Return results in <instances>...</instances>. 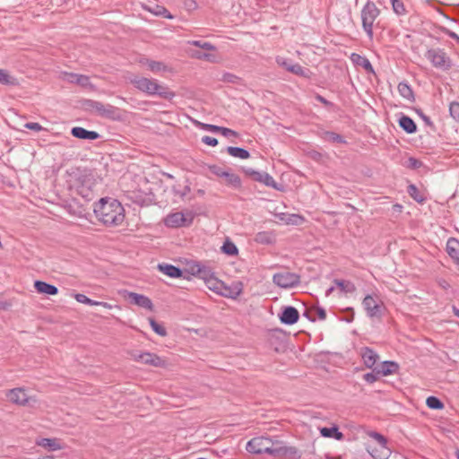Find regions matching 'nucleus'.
<instances>
[{"label":"nucleus","instance_id":"f257e3e1","mask_svg":"<svg viewBox=\"0 0 459 459\" xmlns=\"http://www.w3.org/2000/svg\"><path fill=\"white\" fill-rule=\"evenodd\" d=\"M246 450L253 455H265L270 459H300L302 451L294 446L288 445L277 437L258 436L251 438Z\"/></svg>","mask_w":459,"mask_h":459},{"label":"nucleus","instance_id":"f03ea898","mask_svg":"<svg viewBox=\"0 0 459 459\" xmlns=\"http://www.w3.org/2000/svg\"><path fill=\"white\" fill-rule=\"evenodd\" d=\"M93 212L96 218L107 227L121 225L125 220V209L117 200L103 197L94 204Z\"/></svg>","mask_w":459,"mask_h":459},{"label":"nucleus","instance_id":"7ed1b4c3","mask_svg":"<svg viewBox=\"0 0 459 459\" xmlns=\"http://www.w3.org/2000/svg\"><path fill=\"white\" fill-rule=\"evenodd\" d=\"M70 177L69 189L81 195L85 201L92 200L95 193L93 189L94 182L91 175L77 169L71 173Z\"/></svg>","mask_w":459,"mask_h":459},{"label":"nucleus","instance_id":"20e7f679","mask_svg":"<svg viewBox=\"0 0 459 459\" xmlns=\"http://www.w3.org/2000/svg\"><path fill=\"white\" fill-rule=\"evenodd\" d=\"M130 82L140 91L147 95H158L165 100H172L175 92L170 91L167 86L159 84L154 79L146 77L134 76L130 79Z\"/></svg>","mask_w":459,"mask_h":459},{"label":"nucleus","instance_id":"39448f33","mask_svg":"<svg viewBox=\"0 0 459 459\" xmlns=\"http://www.w3.org/2000/svg\"><path fill=\"white\" fill-rule=\"evenodd\" d=\"M379 14L380 10L377 7L376 4L370 0H368L361 9L360 17L362 28L369 39H373L374 22Z\"/></svg>","mask_w":459,"mask_h":459},{"label":"nucleus","instance_id":"423d86ee","mask_svg":"<svg viewBox=\"0 0 459 459\" xmlns=\"http://www.w3.org/2000/svg\"><path fill=\"white\" fill-rule=\"evenodd\" d=\"M425 56L437 69L446 71L452 65L450 58L441 48H430L426 52Z\"/></svg>","mask_w":459,"mask_h":459},{"label":"nucleus","instance_id":"0eeeda50","mask_svg":"<svg viewBox=\"0 0 459 459\" xmlns=\"http://www.w3.org/2000/svg\"><path fill=\"white\" fill-rule=\"evenodd\" d=\"M244 173L251 178L254 181L264 184L266 186H270L278 191H283L284 186L278 184L273 178L264 171H257L251 168H243Z\"/></svg>","mask_w":459,"mask_h":459},{"label":"nucleus","instance_id":"6e6552de","mask_svg":"<svg viewBox=\"0 0 459 459\" xmlns=\"http://www.w3.org/2000/svg\"><path fill=\"white\" fill-rule=\"evenodd\" d=\"M129 354L134 361L142 362L145 365L156 368H164L166 366V361L152 352L132 351Z\"/></svg>","mask_w":459,"mask_h":459},{"label":"nucleus","instance_id":"1a4fd4ad","mask_svg":"<svg viewBox=\"0 0 459 459\" xmlns=\"http://www.w3.org/2000/svg\"><path fill=\"white\" fill-rule=\"evenodd\" d=\"M273 282L280 288L290 289L300 283V275L290 272H281L274 273Z\"/></svg>","mask_w":459,"mask_h":459},{"label":"nucleus","instance_id":"9d476101","mask_svg":"<svg viewBox=\"0 0 459 459\" xmlns=\"http://www.w3.org/2000/svg\"><path fill=\"white\" fill-rule=\"evenodd\" d=\"M362 305L368 317L380 318L382 316V307L381 304L377 301V297H373L369 294L367 295L362 301Z\"/></svg>","mask_w":459,"mask_h":459},{"label":"nucleus","instance_id":"9b49d317","mask_svg":"<svg viewBox=\"0 0 459 459\" xmlns=\"http://www.w3.org/2000/svg\"><path fill=\"white\" fill-rule=\"evenodd\" d=\"M192 221V218L187 221L183 212H177L168 214L164 218V224L169 228H180L189 226Z\"/></svg>","mask_w":459,"mask_h":459},{"label":"nucleus","instance_id":"f8f14e48","mask_svg":"<svg viewBox=\"0 0 459 459\" xmlns=\"http://www.w3.org/2000/svg\"><path fill=\"white\" fill-rule=\"evenodd\" d=\"M279 319L283 325H292L299 321V313L298 309L292 306L283 307L281 312L279 314Z\"/></svg>","mask_w":459,"mask_h":459},{"label":"nucleus","instance_id":"ddd939ff","mask_svg":"<svg viewBox=\"0 0 459 459\" xmlns=\"http://www.w3.org/2000/svg\"><path fill=\"white\" fill-rule=\"evenodd\" d=\"M242 290V282L240 281H237L231 286H228L222 282V286L220 288V290H218V294L225 298L235 299L240 296Z\"/></svg>","mask_w":459,"mask_h":459},{"label":"nucleus","instance_id":"4468645a","mask_svg":"<svg viewBox=\"0 0 459 459\" xmlns=\"http://www.w3.org/2000/svg\"><path fill=\"white\" fill-rule=\"evenodd\" d=\"M127 298L132 304L137 305L150 311H153L154 309V306L152 299L147 296L129 291L127 292Z\"/></svg>","mask_w":459,"mask_h":459},{"label":"nucleus","instance_id":"2eb2a0df","mask_svg":"<svg viewBox=\"0 0 459 459\" xmlns=\"http://www.w3.org/2000/svg\"><path fill=\"white\" fill-rule=\"evenodd\" d=\"M189 272L194 276H196L204 281L211 278L213 271L211 267L204 265L201 262H195L189 266Z\"/></svg>","mask_w":459,"mask_h":459},{"label":"nucleus","instance_id":"dca6fc26","mask_svg":"<svg viewBox=\"0 0 459 459\" xmlns=\"http://www.w3.org/2000/svg\"><path fill=\"white\" fill-rule=\"evenodd\" d=\"M6 396L10 402L18 405H26L30 400L23 388L11 389L6 394Z\"/></svg>","mask_w":459,"mask_h":459},{"label":"nucleus","instance_id":"f3484780","mask_svg":"<svg viewBox=\"0 0 459 459\" xmlns=\"http://www.w3.org/2000/svg\"><path fill=\"white\" fill-rule=\"evenodd\" d=\"M71 134L81 140H97L100 134L96 131H90L81 126H74L71 129Z\"/></svg>","mask_w":459,"mask_h":459},{"label":"nucleus","instance_id":"a211bd4d","mask_svg":"<svg viewBox=\"0 0 459 459\" xmlns=\"http://www.w3.org/2000/svg\"><path fill=\"white\" fill-rule=\"evenodd\" d=\"M360 355L364 365L368 368H375L374 366L377 364L379 356L373 349L369 347H363L361 348Z\"/></svg>","mask_w":459,"mask_h":459},{"label":"nucleus","instance_id":"6ab92c4d","mask_svg":"<svg viewBox=\"0 0 459 459\" xmlns=\"http://www.w3.org/2000/svg\"><path fill=\"white\" fill-rule=\"evenodd\" d=\"M64 79L70 83H74L82 87L91 86L90 77L84 74L65 72Z\"/></svg>","mask_w":459,"mask_h":459},{"label":"nucleus","instance_id":"aec40b11","mask_svg":"<svg viewBox=\"0 0 459 459\" xmlns=\"http://www.w3.org/2000/svg\"><path fill=\"white\" fill-rule=\"evenodd\" d=\"M101 117L110 119L113 121L122 120V114L120 108L111 104H104L102 111L100 113Z\"/></svg>","mask_w":459,"mask_h":459},{"label":"nucleus","instance_id":"412c9836","mask_svg":"<svg viewBox=\"0 0 459 459\" xmlns=\"http://www.w3.org/2000/svg\"><path fill=\"white\" fill-rule=\"evenodd\" d=\"M351 60L355 65L361 66L368 74H375L374 67L366 56L352 53L351 55Z\"/></svg>","mask_w":459,"mask_h":459},{"label":"nucleus","instance_id":"4be33fe9","mask_svg":"<svg viewBox=\"0 0 459 459\" xmlns=\"http://www.w3.org/2000/svg\"><path fill=\"white\" fill-rule=\"evenodd\" d=\"M398 125L407 134H411L417 132V125L414 120L403 113L398 119Z\"/></svg>","mask_w":459,"mask_h":459},{"label":"nucleus","instance_id":"5701e85b","mask_svg":"<svg viewBox=\"0 0 459 459\" xmlns=\"http://www.w3.org/2000/svg\"><path fill=\"white\" fill-rule=\"evenodd\" d=\"M34 288L40 294L55 296L58 293L57 287L39 280L34 281Z\"/></svg>","mask_w":459,"mask_h":459},{"label":"nucleus","instance_id":"b1692460","mask_svg":"<svg viewBox=\"0 0 459 459\" xmlns=\"http://www.w3.org/2000/svg\"><path fill=\"white\" fill-rule=\"evenodd\" d=\"M278 64L282 65L287 71L292 73L293 74L299 75L302 77H308L309 70L304 68L299 64H291L286 60L283 62L278 61Z\"/></svg>","mask_w":459,"mask_h":459},{"label":"nucleus","instance_id":"393cba45","mask_svg":"<svg viewBox=\"0 0 459 459\" xmlns=\"http://www.w3.org/2000/svg\"><path fill=\"white\" fill-rule=\"evenodd\" d=\"M446 252L459 266V240L455 238H448L446 242Z\"/></svg>","mask_w":459,"mask_h":459},{"label":"nucleus","instance_id":"a878e982","mask_svg":"<svg viewBox=\"0 0 459 459\" xmlns=\"http://www.w3.org/2000/svg\"><path fill=\"white\" fill-rule=\"evenodd\" d=\"M158 270L171 278H180L183 275L182 270L169 264H159Z\"/></svg>","mask_w":459,"mask_h":459},{"label":"nucleus","instance_id":"bb28decb","mask_svg":"<svg viewBox=\"0 0 459 459\" xmlns=\"http://www.w3.org/2000/svg\"><path fill=\"white\" fill-rule=\"evenodd\" d=\"M82 106L85 111L100 116L104 103L88 99L82 101Z\"/></svg>","mask_w":459,"mask_h":459},{"label":"nucleus","instance_id":"cd10ccee","mask_svg":"<svg viewBox=\"0 0 459 459\" xmlns=\"http://www.w3.org/2000/svg\"><path fill=\"white\" fill-rule=\"evenodd\" d=\"M141 64L146 65L152 73L170 72V68L160 61H154L148 58L140 61Z\"/></svg>","mask_w":459,"mask_h":459},{"label":"nucleus","instance_id":"c85d7f7f","mask_svg":"<svg viewBox=\"0 0 459 459\" xmlns=\"http://www.w3.org/2000/svg\"><path fill=\"white\" fill-rule=\"evenodd\" d=\"M399 369L398 363L391 360H385L384 361L380 368H377V374H380V376H389L394 373H396Z\"/></svg>","mask_w":459,"mask_h":459},{"label":"nucleus","instance_id":"c756f323","mask_svg":"<svg viewBox=\"0 0 459 459\" xmlns=\"http://www.w3.org/2000/svg\"><path fill=\"white\" fill-rule=\"evenodd\" d=\"M132 194L131 199L140 205L149 204L154 197L152 192L143 195L141 191H134Z\"/></svg>","mask_w":459,"mask_h":459},{"label":"nucleus","instance_id":"7c9ffc66","mask_svg":"<svg viewBox=\"0 0 459 459\" xmlns=\"http://www.w3.org/2000/svg\"><path fill=\"white\" fill-rule=\"evenodd\" d=\"M226 151L230 156L235 158H238L241 160H247L250 158V152L247 150L241 147L228 146L226 148Z\"/></svg>","mask_w":459,"mask_h":459},{"label":"nucleus","instance_id":"2f4dec72","mask_svg":"<svg viewBox=\"0 0 459 459\" xmlns=\"http://www.w3.org/2000/svg\"><path fill=\"white\" fill-rule=\"evenodd\" d=\"M398 91L400 93V95L408 100H411V101H414V94H413V91L411 89V87L405 82H401L399 84H398Z\"/></svg>","mask_w":459,"mask_h":459},{"label":"nucleus","instance_id":"473e14b6","mask_svg":"<svg viewBox=\"0 0 459 459\" xmlns=\"http://www.w3.org/2000/svg\"><path fill=\"white\" fill-rule=\"evenodd\" d=\"M407 193L417 203L423 204L426 201L425 195L420 193L419 188L414 184H410L407 187Z\"/></svg>","mask_w":459,"mask_h":459},{"label":"nucleus","instance_id":"72a5a7b5","mask_svg":"<svg viewBox=\"0 0 459 459\" xmlns=\"http://www.w3.org/2000/svg\"><path fill=\"white\" fill-rule=\"evenodd\" d=\"M370 454L375 459H388L391 455V450L386 446H380L372 448Z\"/></svg>","mask_w":459,"mask_h":459},{"label":"nucleus","instance_id":"f704fd0d","mask_svg":"<svg viewBox=\"0 0 459 459\" xmlns=\"http://www.w3.org/2000/svg\"><path fill=\"white\" fill-rule=\"evenodd\" d=\"M38 445L48 448L49 451H56L63 448L56 438H42Z\"/></svg>","mask_w":459,"mask_h":459},{"label":"nucleus","instance_id":"c9c22d12","mask_svg":"<svg viewBox=\"0 0 459 459\" xmlns=\"http://www.w3.org/2000/svg\"><path fill=\"white\" fill-rule=\"evenodd\" d=\"M320 432L321 435L325 437H333L336 440H342L343 438V434L335 426L331 428H323Z\"/></svg>","mask_w":459,"mask_h":459},{"label":"nucleus","instance_id":"e433bc0d","mask_svg":"<svg viewBox=\"0 0 459 459\" xmlns=\"http://www.w3.org/2000/svg\"><path fill=\"white\" fill-rule=\"evenodd\" d=\"M255 241L259 244L269 245L273 243L274 235L268 231H260L255 234Z\"/></svg>","mask_w":459,"mask_h":459},{"label":"nucleus","instance_id":"4c0bfd02","mask_svg":"<svg viewBox=\"0 0 459 459\" xmlns=\"http://www.w3.org/2000/svg\"><path fill=\"white\" fill-rule=\"evenodd\" d=\"M333 282L344 293H353L356 290L355 284L350 281L335 279Z\"/></svg>","mask_w":459,"mask_h":459},{"label":"nucleus","instance_id":"58836bf2","mask_svg":"<svg viewBox=\"0 0 459 459\" xmlns=\"http://www.w3.org/2000/svg\"><path fill=\"white\" fill-rule=\"evenodd\" d=\"M322 138L332 143H346L342 135L332 131H323Z\"/></svg>","mask_w":459,"mask_h":459},{"label":"nucleus","instance_id":"ea45409f","mask_svg":"<svg viewBox=\"0 0 459 459\" xmlns=\"http://www.w3.org/2000/svg\"><path fill=\"white\" fill-rule=\"evenodd\" d=\"M148 11L156 16L164 17L167 19H173L174 16L164 6L155 4L152 8H148Z\"/></svg>","mask_w":459,"mask_h":459},{"label":"nucleus","instance_id":"a19ab883","mask_svg":"<svg viewBox=\"0 0 459 459\" xmlns=\"http://www.w3.org/2000/svg\"><path fill=\"white\" fill-rule=\"evenodd\" d=\"M204 282L211 290L218 294V290H220L223 281L217 279L214 273H212L211 278L205 280Z\"/></svg>","mask_w":459,"mask_h":459},{"label":"nucleus","instance_id":"79ce46f5","mask_svg":"<svg viewBox=\"0 0 459 459\" xmlns=\"http://www.w3.org/2000/svg\"><path fill=\"white\" fill-rule=\"evenodd\" d=\"M222 253L228 255H237L238 254V249L237 246L230 240L227 239L222 247H221Z\"/></svg>","mask_w":459,"mask_h":459},{"label":"nucleus","instance_id":"37998d69","mask_svg":"<svg viewBox=\"0 0 459 459\" xmlns=\"http://www.w3.org/2000/svg\"><path fill=\"white\" fill-rule=\"evenodd\" d=\"M0 83L3 85H16V78L11 76L6 70L0 69Z\"/></svg>","mask_w":459,"mask_h":459},{"label":"nucleus","instance_id":"c03bdc74","mask_svg":"<svg viewBox=\"0 0 459 459\" xmlns=\"http://www.w3.org/2000/svg\"><path fill=\"white\" fill-rule=\"evenodd\" d=\"M426 404L432 410H442L445 405L444 403L437 396H429L426 400Z\"/></svg>","mask_w":459,"mask_h":459},{"label":"nucleus","instance_id":"a18cd8bd","mask_svg":"<svg viewBox=\"0 0 459 459\" xmlns=\"http://www.w3.org/2000/svg\"><path fill=\"white\" fill-rule=\"evenodd\" d=\"M150 325L154 333H156L160 336H166L168 334L166 328L159 324L154 318H149Z\"/></svg>","mask_w":459,"mask_h":459},{"label":"nucleus","instance_id":"49530a36","mask_svg":"<svg viewBox=\"0 0 459 459\" xmlns=\"http://www.w3.org/2000/svg\"><path fill=\"white\" fill-rule=\"evenodd\" d=\"M224 178H226L228 185L235 188L241 187V179L237 174L227 171V176H225Z\"/></svg>","mask_w":459,"mask_h":459},{"label":"nucleus","instance_id":"de8ad7c7","mask_svg":"<svg viewBox=\"0 0 459 459\" xmlns=\"http://www.w3.org/2000/svg\"><path fill=\"white\" fill-rule=\"evenodd\" d=\"M390 2L395 14L399 16L406 14V9L402 0H390Z\"/></svg>","mask_w":459,"mask_h":459},{"label":"nucleus","instance_id":"09e8293b","mask_svg":"<svg viewBox=\"0 0 459 459\" xmlns=\"http://www.w3.org/2000/svg\"><path fill=\"white\" fill-rule=\"evenodd\" d=\"M193 123L199 128L210 131L212 133H219L220 126L211 125V124H205L199 122L197 120H193Z\"/></svg>","mask_w":459,"mask_h":459},{"label":"nucleus","instance_id":"8fccbe9b","mask_svg":"<svg viewBox=\"0 0 459 459\" xmlns=\"http://www.w3.org/2000/svg\"><path fill=\"white\" fill-rule=\"evenodd\" d=\"M188 44L198 47L204 50H215V46H213L212 43L207 41H201V40H191L188 41Z\"/></svg>","mask_w":459,"mask_h":459},{"label":"nucleus","instance_id":"3c124183","mask_svg":"<svg viewBox=\"0 0 459 459\" xmlns=\"http://www.w3.org/2000/svg\"><path fill=\"white\" fill-rule=\"evenodd\" d=\"M74 297L76 299V301H78L79 303L86 304V305H89V306H95V305H97V301L96 300H93V299L88 298L84 294L75 293L74 295Z\"/></svg>","mask_w":459,"mask_h":459},{"label":"nucleus","instance_id":"603ef678","mask_svg":"<svg viewBox=\"0 0 459 459\" xmlns=\"http://www.w3.org/2000/svg\"><path fill=\"white\" fill-rule=\"evenodd\" d=\"M372 372L366 373L363 376V379L368 383L373 384L379 379L380 374H377V368H372Z\"/></svg>","mask_w":459,"mask_h":459},{"label":"nucleus","instance_id":"864d4df0","mask_svg":"<svg viewBox=\"0 0 459 459\" xmlns=\"http://www.w3.org/2000/svg\"><path fill=\"white\" fill-rule=\"evenodd\" d=\"M416 112L427 126L430 127L432 131H436V126L429 116H427L421 109H417Z\"/></svg>","mask_w":459,"mask_h":459},{"label":"nucleus","instance_id":"5fc2aeb1","mask_svg":"<svg viewBox=\"0 0 459 459\" xmlns=\"http://www.w3.org/2000/svg\"><path fill=\"white\" fill-rule=\"evenodd\" d=\"M423 166V162L414 157H410L406 161V167L411 169H418Z\"/></svg>","mask_w":459,"mask_h":459},{"label":"nucleus","instance_id":"6e6d98bb","mask_svg":"<svg viewBox=\"0 0 459 459\" xmlns=\"http://www.w3.org/2000/svg\"><path fill=\"white\" fill-rule=\"evenodd\" d=\"M450 116L456 121L459 122V102L453 101L449 105Z\"/></svg>","mask_w":459,"mask_h":459},{"label":"nucleus","instance_id":"4d7b16f0","mask_svg":"<svg viewBox=\"0 0 459 459\" xmlns=\"http://www.w3.org/2000/svg\"><path fill=\"white\" fill-rule=\"evenodd\" d=\"M209 170L212 174L220 178H224L225 176H227V171L217 165H210Z\"/></svg>","mask_w":459,"mask_h":459},{"label":"nucleus","instance_id":"13d9d810","mask_svg":"<svg viewBox=\"0 0 459 459\" xmlns=\"http://www.w3.org/2000/svg\"><path fill=\"white\" fill-rule=\"evenodd\" d=\"M221 80L225 82L239 83V82L241 81V78L233 74L225 73V74H223Z\"/></svg>","mask_w":459,"mask_h":459},{"label":"nucleus","instance_id":"bf43d9fd","mask_svg":"<svg viewBox=\"0 0 459 459\" xmlns=\"http://www.w3.org/2000/svg\"><path fill=\"white\" fill-rule=\"evenodd\" d=\"M315 99H316L317 101H319V102H321L322 104H324V105H325V108H327L329 110H334V108H335V107H336V106L334 105V103H333V102H331V101L327 100L325 97H323L322 95H320V94H318V93H316V94Z\"/></svg>","mask_w":459,"mask_h":459},{"label":"nucleus","instance_id":"052dcab7","mask_svg":"<svg viewBox=\"0 0 459 459\" xmlns=\"http://www.w3.org/2000/svg\"><path fill=\"white\" fill-rule=\"evenodd\" d=\"M305 221L304 217L299 214H290L287 220V224L299 225Z\"/></svg>","mask_w":459,"mask_h":459},{"label":"nucleus","instance_id":"680f3d73","mask_svg":"<svg viewBox=\"0 0 459 459\" xmlns=\"http://www.w3.org/2000/svg\"><path fill=\"white\" fill-rule=\"evenodd\" d=\"M370 437H373L377 442V446H386L387 439L380 433L373 431L370 433Z\"/></svg>","mask_w":459,"mask_h":459},{"label":"nucleus","instance_id":"e2e57ef3","mask_svg":"<svg viewBox=\"0 0 459 459\" xmlns=\"http://www.w3.org/2000/svg\"><path fill=\"white\" fill-rule=\"evenodd\" d=\"M219 133H221L223 136H225L227 138L238 136V132H236L230 128L223 127V126H220Z\"/></svg>","mask_w":459,"mask_h":459},{"label":"nucleus","instance_id":"0e129e2a","mask_svg":"<svg viewBox=\"0 0 459 459\" xmlns=\"http://www.w3.org/2000/svg\"><path fill=\"white\" fill-rule=\"evenodd\" d=\"M191 56L196 59H204V60H210L211 55L207 53H204L200 50H193L191 51Z\"/></svg>","mask_w":459,"mask_h":459},{"label":"nucleus","instance_id":"69168bd1","mask_svg":"<svg viewBox=\"0 0 459 459\" xmlns=\"http://www.w3.org/2000/svg\"><path fill=\"white\" fill-rule=\"evenodd\" d=\"M202 142L206 145H210V146H213V147L218 145V140L216 138L209 136V135L203 136Z\"/></svg>","mask_w":459,"mask_h":459},{"label":"nucleus","instance_id":"338daca9","mask_svg":"<svg viewBox=\"0 0 459 459\" xmlns=\"http://www.w3.org/2000/svg\"><path fill=\"white\" fill-rule=\"evenodd\" d=\"M24 126L27 129H30V130H33L36 132H39V131L43 130L42 126L40 124L35 123V122L26 123Z\"/></svg>","mask_w":459,"mask_h":459},{"label":"nucleus","instance_id":"774afa93","mask_svg":"<svg viewBox=\"0 0 459 459\" xmlns=\"http://www.w3.org/2000/svg\"><path fill=\"white\" fill-rule=\"evenodd\" d=\"M316 311V315L320 320H325L326 318V312L324 307H317Z\"/></svg>","mask_w":459,"mask_h":459}]
</instances>
